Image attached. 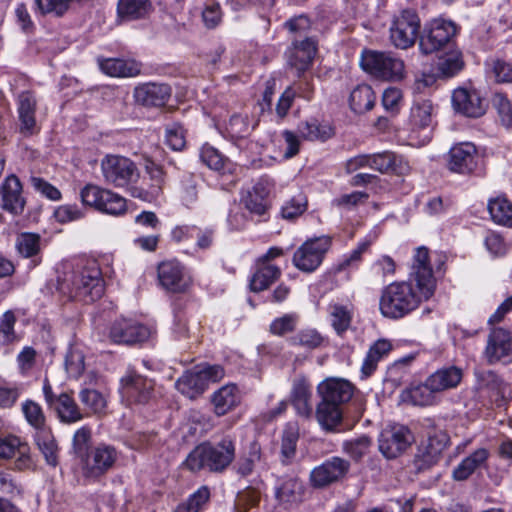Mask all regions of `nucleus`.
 <instances>
[{
  "mask_svg": "<svg viewBox=\"0 0 512 512\" xmlns=\"http://www.w3.org/2000/svg\"><path fill=\"white\" fill-rule=\"evenodd\" d=\"M79 399L91 412L100 414L106 408L104 396L95 389L85 388L79 393Z\"/></svg>",
  "mask_w": 512,
  "mask_h": 512,
  "instance_id": "5fc2aeb1",
  "label": "nucleus"
},
{
  "mask_svg": "<svg viewBox=\"0 0 512 512\" xmlns=\"http://www.w3.org/2000/svg\"><path fill=\"white\" fill-rule=\"evenodd\" d=\"M175 386L181 394L190 399L197 398L207 389L198 370L184 373L176 381Z\"/></svg>",
  "mask_w": 512,
  "mask_h": 512,
  "instance_id": "f704fd0d",
  "label": "nucleus"
},
{
  "mask_svg": "<svg viewBox=\"0 0 512 512\" xmlns=\"http://www.w3.org/2000/svg\"><path fill=\"white\" fill-rule=\"evenodd\" d=\"M210 498L207 486L200 487L187 501L179 504L174 512H200Z\"/></svg>",
  "mask_w": 512,
  "mask_h": 512,
  "instance_id": "3c124183",
  "label": "nucleus"
},
{
  "mask_svg": "<svg viewBox=\"0 0 512 512\" xmlns=\"http://www.w3.org/2000/svg\"><path fill=\"white\" fill-rule=\"evenodd\" d=\"M287 342L292 347L313 351L324 345L325 337L317 329L307 327L290 336Z\"/></svg>",
  "mask_w": 512,
  "mask_h": 512,
  "instance_id": "2f4dec72",
  "label": "nucleus"
},
{
  "mask_svg": "<svg viewBox=\"0 0 512 512\" xmlns=\"http://www.w3.org/2000/svg\"><path fill=\"white\" fill-rule=\"evenodd\" d=\"M315 54L316 43L313 39L306 38L295 42L288 55V64L301 74L308 69Z\"/></svg>",
  "mask_w": 512,
  "mask_h": 512,
  "instance_id": "b1692460",
  "label": "nucleus"
},
{
  "mask_svg": "<svg viewBox=\"0 0 512 512\" xmlns=\"http://www.w3.org/2000/svg\"><path fill=\"white\" fill-rule=\"evenodd\" d=\"M449 443V436L443 431L435 432L430 435L425 443H423L417 454V459L420 462L419 467H429L435 464L442 452L446 449Z\"/></svg>",
  "mask_w": 512,
  "mask_h": 512,
  "instance_id": "4be33fe9",
  "label": "nucleus"
},
{
  "mask_svg": "<svg viewBox=\"0 0 512 512\" xmlns=\"http://www.w3.org/2000/svg\"><path fill=\"white\" fill-rule=\"evenodd\" d=\"M477 149L474 144L464 142L453 146L449 151L448 167L451 171L468 174L477 166Z\"/></svg>",
  "mask_w": 512,
  "mask_h": 512,
  "instance_id": "6ab92c4d",
  "label": "nucleus"
},
{
  "mask_svg": "<svg viewBox=\"0 0 512 512\" xmlns=\"http://www.w3.org/2000/svg\"><path fill=\"white\" fill-rule=\"evenodd\" d=\"M455 34L456 26L453 22L443 19L433 20L428 31L420 38V50L424 54H431L446 46L450 47L451 39Z\"/></svg>",
  "mask_w": 512,
  "mask_h": 512,
  "instance_id": "9d476101",
  "label": "nucleus"
},
{
  "mask_svg": "<svg viewBox=\"0 0 512 512\" xmlns=\"http://www.w3.org/2000/svg\"><path fill=\"white\" fill-rule=\"evenodd\" d=\"M65 367L70 376H80L85 369L83 353L78 349L69 350L65 358Z\"/></svg>",
  "mask_w": 512,
  "mask_h": 512,
  "instance_id": "69168bd1",
  "label": "nucleus"
},
{
  "mask_svg": "<svg viewBox=\"0 0 512 512\" xmlns=\"http://www.w3.org/2000/svg\"><path fill=\"white\" fill-rule=\"evenodd\" d=\"M410 119L413 125L419 128L431 126L433 121V105L430 100L416 101L411 108Z\"/></svg>",
  "mask_w": 512,
  "mask_h": 512,
  "instance_id": "a18cd8bd",
  "label": "nucleus"
},
{
  "mask_svg": "<svg viewBox=\"0 0 512 512\" xmlns=\"http://www.w3.org/2000/svg\"><path fill=\"white\" fill-rule=\"evenodd\" d=\"M418 292L410 282H393L386 286L379 300V309L385 318L400 319L414 311L422 300H428L435 291L436 280L429 263L426 247L416 249L410 272Z\"/></svg>",
  "mask_w": 512,
  "mask_h": 512,
  "instance_id": "f257e3e1",
  "label": "nucleus"
},
{
  "mask_svg": "<svg viewBox=\"0 0 512 512\" xmlns=\"http://www.w3.org/2000/svg\"><path fill=\"white\" fill-rule=\"evenodd\" d=\"M360 65L378 79L398 81L404 77V62L390 52L365 50L362 52Z\"/></svg>",
  "mask_w": 512,
  "mask_h": 512,
  "instance_id": "20e7f679",
  "label": "nucleus"
},
{
  "mask_svg": "<svg viewBox=\"0 0 512 512\" xmlns=\"http://www.w3.org/2000/svg\"><path fill=\"white\" fill-rule=\"evenodd\" d=\"M151 9L150 0H118L117 4L118 17L126 21L143 18Z\"/></svg>",
  "mask_w": 512,
  "mask_h": 512,
  "instance_id": "c9c22d12",
  "label": "nucleus"
},
{
  "mask_svg": "<svg viewBox=\"0 0 512 512\" xmlns=\"http://www.w3.org/2000/svg\"><path fill=\"white\" fill-rule=\"evenodd\" d=\"M311 397V385L307 378L303 375L297 376L293 380L291 399L299 415L309 417L312 414Z\"/></svg>",
  "mask_w": 512,
  "mask_h": 512,
  "instance_id": "bb28decb",
  "label": "nucleus"
},
{
  "mask_svg": "<svg viewBox=\"0 0 512 512\" xmlns=\"http://www.w3.org/2000/svg\"><path fill=\"white\" fill-rule=\"evenodd\" d=\"M350 470V462L341 457H331L312 469L310 482L313 487L323 488L342 480Z\"/></svg>",
  "mask_w": 512,
  "mask_h": 512,
  "instance_id": "f8f14e48",
  "label": "nucleus"
},
{
  "mask_svg": "<svg viewBox=\"0 0 512 512\" xmlns=\"http://www.w3.org/2000/svg\"><path fill=\"white\" fill-rule=\"evenodd\" d=\"M15 247L21 256L25 258L34 257L41 250V237L36 233L23 232L17 236Z\"/></svg>",
  "mask_w": 512,
  "mask_h": 512,
  "instance_id": "c03bdc74",
  "label": "nucleus"
},
{
  "mask_svg": "<svg viewBox=\"0 0 512 512\" xmlns=\"http://www.w3.org/2000/svg\"><path fill=\"white\" fill-rule=\"evenodd\" d=\"M160 285L172 293H184L191 285L184 266L177 260L163 261L158 265Z\"/></svg>",
  "mask_w": 512,
  "mask_h": 512,
  "instance_id": "4468645a",
  "label": "nucleus"
},
{
  "mask_svg": "<svg viewBox=\"0 0 512 512\" xmlns=\"http://www.w3.org/2000/svg\"><path fill=\"white\" fill-rule=\"evenodd\" d=\"M435 393L427 379L424 384L415 386L406 392V398L416 406H428L435 402Z\"/></svg>",
  "mask_w": 512,
  "mask_h": 512,
  "instance_id": "09e8293b",
  "label": "nucleus"
},
{
  "mask_svg": "<svg viewBox=\"0 0 512 512\" xmlns=\"http://www.w3.org/2000/svg\"><path fill=\"white\" fill-rule=\"evenodd\" d=\"M0 195L3 210L13 215L23 213L26 202L22 195V184L16 175L11 174L5 178L0 186Z\"/></svg>",
  "mask_w": 512,
  "mask_h": 512,
  "instance_id": "a211bd4d",
  "label": "nucleus"
},
{
  "mask_svg": "<svg viewBox=\"0 0 512 512\" xmlns=\"http://www.w3.org/2000/svg\"><path fill=\"white\" fill-rule=\"evenodd\" d=\"M70 5L66 0H34V10L40 15L63 16Z\"/></svg>",
  "mask_w": 512,
  "mask_h": 512,
  "instance_id": "4d7b16f0",
  "label": "nucleus"
},
{
  "mask_svg": "<svg viewBox=\"0 0 512 512\" xmlns=\"http://www.w3.org/2000/svg\"><path fill=\"white\" fill-rule=\"evenodd\" d=\"M75 297L93 302L99 299L104 292L100 270L93 266L82 269L72 280Z\"/></svg>",
  "mask_w": 512,
  "mask_h": 512,
  "instance_id": "9b49d317",
  "label": "nucleus"
},
{
  "mask_svg": "<svg viewBox=\"0 0 512 512\" xmlns=\"http://www.w3.org/2000/svg\"><path fill=\"white\" fill-rule=\"evenodd\" d=\"M392 350V344L386 339L374 342L363 360L361 373L364 378L370 377L377 369L379 361L386 357Z\"/></svg>",
  "mask_w": 512,
  "mask_h": 512,
  "instance_id": "c756f323",
  "label": "nucleus"
},
{
  "mask_svg": "<svg viewBox=\"0 0 512 512\" xmlns=\"http://www.w3.org/2000/svg\"><path fill=\"white\" fill-rule=\"evenodd\" d=\"M330 246L331 238L328 236L308 239L295 251L293 264L303 272H313L321 265Z\"/></svg>",
  "mask_w": 512,
  "mask_h": 512,
  "instance_id": "1a4fd4ad",
  "label": "nucleus"
},
{
  "mask_svg": "<svg viewBox=\"0 0 512 512\" xmlns=\"http://www.w3.org/2000/svg\"><path fill=\"white\" fill-rule=\"evenodd\" d=\"M99 212L115 217L123 216L127 212V200L118 193L109 190Z\"/></svg>",
  "mask_w": 512,
  "mask_h": 512,
  "instance_id": "603ef678",
  "label": "nucleus"
},
{
  "mask_svg": "<svg viewBox=\"0 0 512 512\" xmlns=\"http://www.w3.org/2000/svg\"><path fill=\"white\" fill-rule=\"evenodd\" d=\"M109 339L115 344L132 345L147 340L150 330L131 319H119L109 329Z\"/></svg>",
  "mask_w": 512,
  "mask_h": 512,
  "instance_id": "2eb2a0df",
  "label": "nucleus"
},
{
  "mask_svg": "<svg viewBox=\"0 0 512 512\" xmlns=\"http://www.w3.org/2000/svg\"><path fill=\"white\" fill-rule=\"evenodd\" d=\"M22 411L28 423L37 431L47 429L45 427V415L38 403L27 400L22 404Z\"/></svg>",
  "mask_w": 512,
  "mask_h": 512,
  "instance_id": "6e6d98bb",
  "label": "nucleus"
},
{
  "mask_svg": "<svg viewBox=\"0 0 512 512\" xmlns=\"http://www.w3.org/2000/svg\"><path fill=\"white\" fill-rule=\"evenodd\" d=\"M489 457V452L485 448H479L469 456L464 458L453 470V478L463 481L469 478L478 468L482 467Z\"/></svg>",
  "mask_w": 512,
  "mask_h": 512,
  "instance_id": "72a5a7b5",
  "label": "nucleus"
},
{
  "mask_svg": "<svg viewBox=\"0 0 512 512\" xmlns=\"http://www.w3.org/2000/svg\"><path fill=\"white\" fill-rule=\"evenodd\" d=\"M478 383L481 388H486L494 392L496 395L504 394L505 383L493 371L487 370L477 373Z\"/></svg>",
  "mask_w": 512,
  "mask_h": 512,
  "instance_id": "052dcab7",
  "label": "nucleus"
},
{
  "mask_svg": "<svg viewBox=\"0 0 512 512\" xmlns=\"http://www.w3.org/2000/svg\"><path fill=\"white\" fill-rule=\"evenodd\" d=\"M30 448L16 436L0 437V458L8 459L16 457L18 469H24L30 465Z\"/></svg>",
  "mask_w": 512,
  "mask_h": 512,
  "instance_id": "393cba45",
  "label": "nucleus"
},
{
  "mask_svg": "<svg viewBox=\"0 0 512 512\" xmlns=\"http://www.w3.org/2000/svg\"><path fill=\"white\" fill-rule=\"evenodd\" d=\"M214 412L223 416L240 403V394L234 384H227L215 391L211 396Z\"/></svg>",
  "mask_w": 512,
  "mask_h": 512,
  "instance_id": "c85d7f7f",
  "label": "nucleus"
},
{
  "mask_svg": "<svg viewBox=\"0 0 512 512\" xmlns=\"http://www.w3.org/2000/svg\"><path fill=\"white\" fill-rule=\"evenodd\" d=\"M317 391L321 396L316 408L317 421L326 431L335 432L342 422V407L351 400L354 386L346 379L332 377L319 383Z\"/></svg>",
  "mask_w": 512,
  "mask_h": 512,
  "instance_id": "f03ea898",
  "label": "nucleus"
},
{
  "mask_svg": "<svg viewBox=\"0 0 512 512\" xmlns=\"http://www.w3.org/2000/svg\"><path fill=\"white\" fill-rule=\"evenodd\" d=\"M91 440V429L84 426L78 429L73 437V449L79 460L83 458L90 450L88 446Z\"/></svg>",
  "mask_w": 512,
  "mask_h": 512,
  "instance_id": "338daca9",
  "label": "nucleus"
},
{
  "mask_svg": "<svg viewBox=\"0 0 512 512\" xmlns=\"http://www.w3.org/2000/svg\"><path fill=\"white\" fill-rule=\"evenodd\" d=\"M155 383L152 379L129 370L120 380V393L128 405H145L154 398Z\"/></svg>",
  "mask_w": 512,
  "mask_h": 512,
  "instance_id": "0eeeda50",
  "label": "nucleus"
},
{
  "mask_svg": "<svg viewBox=\"0 0 512 512\" xmlns=\"http://www.w3.org/2000/svg\"><path fill=\"white\" fill-rule=\"evenodd\" d=\"M484 356L489 364L498 361L512 360V338L510 333L502 328L492 330L488 336Z\"/></svg>",
  "mask_w": 512,
  "mask_h": 512,
  "instance_id": "f3484780",
  "label": "nucleus"
},
{
  "mask_svg": "<svg viewBox=\"0 0 512 512\" xmlns=\"http://www.w3.org/2000/svg\"><path fill=\"white\" fill-rule=\"evenodd\" d=\"M36 107L37 101L30 92L26 91L19 94L17 100L19 131L24 137H30L38 131Z\"/></svg>",
  "mask_w": 512,
  "mask_h": 512,
  "instance_id": "412c9836",
  "label": "nucleus"
},
{
  "mask_svg": "<svg viewBox=\"0 0 512 512\" xmlns=\"http://www.w3.org/2000/svg\"><path fill=\"white\" fill-rule=\"evenodd\" d=\"M54 408L63 423L71 424L83 419V414L77 403L67 393H62L57 397Z\"/></svg>",
  "mask_w": 512,
  "mask_h": 512,
  "instance_id": "ea45409f",
  "label": "nucleus"
},
{
  "mask_svg": "<svg viewBox=\"0 0 512 512\" xmlns=\"http://www.w3.org/2000/svg\"><path fill=\"white\" fill-rule=\"evenodd\" d=\"M463 377L460 368L451 366L442 368L428 377L429 385L436 392L452 389L458 386Z\"/></svg>",
  "mask_w": 512,
  "mask_h": 512,
  "instance_id": "7c9ffc66",
  "label": "nucleus"
},
{
  "mask_svg": "<svg viewBox=\"0 0 512 512\" xmlns=\"http://www.w3.org/2000/svg\"><path fill=\"white\" fill-rule=\"evenodd\" d=\"M100 68L112 77H135L141 73L142 65L135 60L106 59L100 62Z\"/></svg>",
  "mask_w": 512,
  "mask_h": 512,
  "instance_id": "473e14b6",
  "label": "nucleus"
},
{
  "mask_svg": "<svg viewBox=\"0 0 512 512\" xmlns=\"http://www.w3.org/2000/svg\"><path fill=\"white\" fill-rule=\"evenodd\" d=\"M35 441L46 463L56 467L58 465V445L51 431L49 429L37 431Z\"/></svg>",
  "mask_w": 512,
  "mask_h": 512,
  "instance_id": "79ce46f5",
  "label": "nucleus"
},
{
  "mask_svg": "<svg viewBox=\"0 0 512 512\" xmlns=\"http://www.w3.org/2000/svg\"><path fill=\"white\" fill-rule=\"evenodd\" d=\"M410 431L404 426H389L378 437L379 451L388 459L401 455L411 444Z\"/></svg>",
  "mask_w": 512,
  "mask_h": 512,
  "instance_id": "ddd939ff",
  "label": "nucleus"
},
{
  "mask_svg": "<svg viewBox=\"0 0 512 512\" xmlns=\"http://www.w3.org/2000/svg\"><path fill=\"white\" fill-rule=\"evenodd\" d=\"M306 208V197L302 193H299L284 204L281 209V215L284 219L293 220L302 215Z\"/></svg>",
  "mask_w": 512,
  "mask_h": 512,
  "instance_id": "13d9d810",
  "label": "nucleus"
},
{
  "mask_svg": "<svg viewBox=\"0 0 512 512\" xmlns=\"http://www.w3.org/2000/svg\"><path fill=\"white\" fill-rule=\"evenodd\" d=\"M370 446V438L367 436H361L359 438L344 442L343 449L353 459L360 460L365 454H367Z\"/></svg>",
  "mask_w": 512,
  "mask_h": 512,
  "instance_id": "680f3d73",
  "label": "nucleus"
},
{
  "mask_svg": "<svg viewBox=\"0 0 512 512\" xmlns=\"http://www.w3.org/2000/svg\"><path fill=\"white\" fill-rule=\"evenodd\" d=\"M493 106L500 116L501 122L506 127L512 125V105L506 95L496 93L493 97Z\"/></svg>",
  "mask_w": 512,
  "mask_h": 512,
  "instance_id": "e2e57ef3",
  "label": "nucleus"
},
{
  "mask_svg": "<svg viewBox=\"0 0 512 512\" xmlns=\"http://www.w3.org/2000/svg\"><path fill=\"white\" fill-rule=\"evenodd\" d=\"M269 193L270 191L267 186L262 182H258L251 190L247 191L246 195L242 198V202L250 213L263 216L270 208Z\"/></svg>",
  "mask_w": 512,
  "mask_h": 512,
  "instance_id": "cd10ccee",
  "label": "nucleus"
},
{
  "mask_svg": "<svg viewBox=\"0 0 512 512\" xmlns=\"http://www.w3.org/2000/svg\"><path fill=\"white\" fill-rule=\"evenodd\" d=\"M166 143L171 149L175 151H180L185 147V132L180 124L173 123L167 126Z\"/></svg>",
  "mask_w": 512,
  "mask_h": 512,
  "instance_id": "0e129e2a",
  "label": "nucleus"
},
{
  "mask_svg": "<svg viewBox=\"0 0 512 512\" xmlns=\"http://www.w3.org/2000/svg\"><path fill=\"white\" fill-rule=\"evenodd\" d=\"M452 107L463 116L479 118L486 113L487 106L476 90L457 88L452 93Z\"/></svg>",
  "mask_w": 512,
  "mask_h": 512,
  "instance_id": "dca6fc26",
  "label": "nucleus"
},
{
  "mask_svg": "<svg viewBox=\"0 0 512 512\" xmlns=\"http://www.w3.org/2000/svg\"><path fill=\"white\" fill-rule=\"evenodd\" d=\"M304 495L303 483L293 475L277 478L275 484V497L283 504H298Z\"/></svg>",
  "mask_w": 512,
  "mask_h": 512,
  "instance_id": "5701e85b",
  "label": "nucleus"
},
{
  "mask_svg": "<svg viewBox=\"0 0 512 512\" xmlns=\"http://www.w3.org/2000/svg\"><path fill=\"white\" fill-rule=\"evenodd\" d=\"M492 220L502 226L512 227V204L505 197H496L488 203Z\"/></svg>",
  "mask_w": 512,
  "mask_h": 512,
  "instance_id": "37998d69",
  "label": "nucleus"
},
{
  "mask_svg": "<svg viewBox=\"0 0 512 512\" xmlns=\"http://www.w3.org/2000/svg\"><path fill=\"white\" fill-rule=\"evenodd\" d=\"M491 72L496 83H512V63L496 59L492 62Z\"/></svg>",
  "mask_w": 512,
  "mask_h": 512,
  "instance_id": "774afa93",
  "label": "nucleus"
},
{
  "mask_svg": "<svg viewBox=\"0 0 512 512\" xmlns=\"http://www.w3.org/2000/svg\"><path fill=\"white\" fill-rule=\"evenodd\" d=\"M260 459V446L257 443L253 442L250 445L248 453L240 457L237 463V472L242 476L250 475L253 472L255 465L260 461Z\"/></svg>",
  "mask_w": 512,
  "mask_h": 512,
  "instance_id": "864d4df0",
  "label": "nucleus"
},
{
  "mask_svg": "<svg viewBox=\"0 0 512 512\" xmlns=\"http://www.w3.org/2000/svg\"><path fill=\"white\" fill-rule=\"evenodd\" d=\"M101 171L105 181L117 188L126 187L139 176L136 164L120 155H106L101 161Z\"/></svg>",
  "mask_w": 512,
  "mask_h": 512,
  "instance_id": "6e6552de",
  "label": "nucleus"
},
{
  "mask_svg": "<svg viewBox=\"0 0 512 512\" xmlns=\"http://www.w3.org/2000/svg\"><path fill=\"white\" fill-rule=\"evenodd\" d=\"M370 168L380 173L404 175L409 172L408 163L392 152H382L370 155Z\"/></svg>",
  "mask_w": 512,
  "mask_h": 512,
  "instance_id": "a878e982",
  "label": "nucleus"
},
{
  "mask_svg": "<svg viewBox=\"0 0 512 512\" xmlns=\"http://www.w3.org/2000/svg\"><path fill=\"white\" fill-rule=\"evenodd\" d=\"M436 67L442 77H453L464 67L461 51L449 48L448 51L439 56Z\"/></svg>",
  "mask_w": 512,
  "mask_h": 512,
  "instance_id": "58836bf2",
  "label": "nucleus"
},
{
  "mask_svg": "<svg viewBox=\"0 0 512 512\" xmlns=\"http://www.w3.org/2000/svg\"><path fill=\"white\" fill-rule=\"evenodd\" d=\"M200 158L204 164L215 171H223L227 163V159L217 149L209 145L202 147Z\"/></svg>",
  "mask_w": 512,
  "mask_h": 512,
  "instance_id": "bf43d9fd",
  "label": "nucleus"
},
{
  "mask_svg": "<svg viewBox=\"0 0 512 512\" xmlns=\"http://www.w3.org/2000/svg\"><path fill=\"white\" fill-rule=\"evenodd\" d=\"M170 95V87L159 83L140 84L133 91L135 102L144 107H161L165 105Z\"/></svg>",
  "mask_w": 512,
  "mask_h": 512,
  "instance_id": "aec40b11",
  "label": "nucleus"
},
{
  "mask_svg": "<svg viewBox=\"0 0 512 512\" xmlns=\"http://www.w3.org/2000/svg\"><path fill=\"white\" fill-rule=\"evenodd\" d=\"M299 323V315L296 313H287L275 318L270 326L269 332L275 336L283 337L296 330Z\"/></svg>",
  "mask_w": 512,
  "mask_h": 512,
  "instance_id": "8fccbe9b",
  "label": "nucleus"
},
{
  "mask_svg": "<svg viewBox=\"0 0 512 512\" xmlns=\"http://www.w3.org/2000/svg\"><path fill=\"white\" fill-rule=\"evenodd\" d=\"M300 136L309 141H326L334 134L332 127L328 124H321L316 119L301 122L298 125Z\"/></svg>",
  "mask_w": 512,
  "mask_h": 512,
  "instance_id": "a19ab883",
  "label": "nucleus"
},
{
  "mask_svg": "<svg viewBox=\"0 0 512 512\" xmlns=\"http://www.w3.org/2000/svg\"><path fill=\"white\" fill-rule=\"evenodd\" d=\"M109 189L94 184L85 185L80 191V199L83 205L100 211Z\"/></svg>",
  "mask_w": 512,
  "mask_h": 512,
  "instance_id": "de8ad7c7",
  "label": "nucleus"
},
{
  "mask_svg": "<svg viewBox=\"0 0 512 512\" xmlns=\"http://www.w3.org/2000/svg\"><path fill=\"white\" fill-rule=\"evenodd\" d=\"M118 459V453L113 446L99 444L83 456L80 470L84 478L96 480L106 474Z\"/></svg>",
  "mask_w": 512,
  "mask_h": 512,
  "instance_id": "423d86ee",
  "label": "nucleus"
},
{
  "mask_svg": "<svg viewBox=\"0 0 512 512\" xmlns=\"http://www.w3.org/2000/svg\"><path fill=\"white\" fill-rule=\"evenodd\" d=\"M331 325L338 335H342L350 327L353 317L352 308L333 304L330 306Z\"/></svg>",
  "mask_w": 512,
  "mask_h": 512,
  "instance_id": "49530a36",
  "label": "nucleus"
},
{
  "mask_svg": "<svg viewBox=\"0 0 512 512\" xmlns=\"http://www.w3.org/2000/svg\"><path fill=\"white\" fill-rule=\"evenodd\" d=\"M376 100L373 89L367 84L358 85L350 93V107L358 114L365 113L374 107Z\"/></svg>",
  "mask_w": 512,
  "mask_h": 512,
  "instance_id": "4c0bfd02",
  "label": "nucleus"
},
{
  "mask_svg": "<svg viewBox=\"0 0 512 512\" xmlns=\"http://www.w3.org/2000/svg\"><path fill=\"white\" fill-rule=\"evenodd\" d=\"M420 30V19L413 9H404L393 16L389 28V39L393 46L398 49L412 47Z\"/></svg>",
  "mask_w": 512,
  "mask_h": 512,
  "instance_id": "39448f33",
  "label": "nucleus"
},
{
  "mask_svg": "<svg viewBox=\"0 0 512 512\" xmlns=\"http://www.w3.org/2000/svg\"><path fill=\"white\" fill-rule=\"evenodd\" d=\"M235 458V445L230 437L211 444L203 443L194 448L186 458V466L191 471L207 468L212 472L224 471Z\"/></svg>",
  "mask_w": 512,
  "mask_h": 512,
  "instance_id": "7ed1b4c3",
  "label": "nucleus"
},
{
  "mask_svg": "<svg viewBox=\"0 0 512 512\" xmlns=\"http://www.w3.org/2000/svg\"><path fill=\"white\" fill-rule=\"evenodd\" d=\"M280 275L281 270L279 267L258 263L257 269L250 280V288L254 292L266 290Z\"/></svg>",
  "mask_w": 512,
  "mask_h": 512,
  "instance_id": "e433bc0d",
  "label": "nucleus"
}]
</instances>
